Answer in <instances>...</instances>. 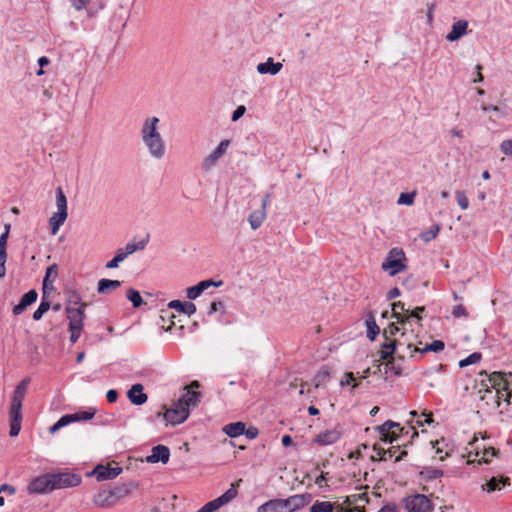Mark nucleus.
Here are the masks:
<instances>
[{
    "label": "nucleus",
    "instance_id": "f257e3e1",
    "mask_svg": "<svg viewBox=\"0 0 512 512\" xmlns=\"http://www.w3.org/2000/svg\"><path fill=\"white\" fill-rule=\"evenodd\" d=\"M160 119L149 116L144 119L140 128V139L149 156L161 160L166 154V142L159 129Z\"/></svg>",
    "mask_w": 512,
    "mask_h": 512
},
{
    "label": "nucleus",
    "instance_id": "f03ea898",
    "mask_svg": "<svg viewBox=\"0 0 512 512\" xmlns=\"http://www.w3.org/2000/svg\"><path fill=\"white\" fill-rule=\"evenodd\" d=\"M311 501L308 493L292 495L286 499H272L258 507V512H295Z\"/></svg>",
    "mask_w": 512,
    "mask_h": 512
},
{
    "label": "nucleus",
    "instance_id": "7ed1b4c3",
    "mask_svg": "<svg viewBox=\"0 0 512 512\" xmlns=\"http://www.w3.org/2000/svg\"><path fill=\"white\" fill-rule=\"evenodd\" d=\"M30 380L28 378L23 379L15 388L11 399V406L9 410L10 417V436L15 437L21 430L22 423V402L24 400L27 387Z\"/></svg>",
    "mask_w": 512,
    "mask_h": 512
},
{
    "label": "nucleus",
    "instance_id": "20e7f679",
    "mask_svg": "<svg viewBox=\"0 0 512 512\" xmlns=\"http://www.w3.org/2000/svg\"><path fill=\"white\" fill-rule=\"evenodd\" d=\"M56 207L57 211L49 218V227L52 235L58 233L68 217L67 199L61 187L56 189Z\"/></svg>",
    "mask_w": 512,
    "mask_h": 512
},
{
    "label": "nucleus",
    "instance_id": "39448f33",
    "mask_svg": "<svg viewBox=\"0 0 512 512\" xmlns=\"http://www.w3.org/2000/svg\"><path fill=\"white\" fill-rule=\"evenodd\" d=\"M128 493L123 487H115L114 489H101L93 497V504L100 508H110L114 506L120 498Z\"/></svg>",
    "mask_w": 512,
    "mask_h": 512
},
{
    "label": "nucleus",
    "instance_id": "423d86ee",
    "mask_svg": "<svg viewBox=\"0 0 512 512\" xmlns=\"http://www.w3.org/2000/svg\"><path fill=\"white\" fill-rule=\"evenodd\" d=\"M405 254L402 249L393 248L385 261L382 263V269L387 271L391 276H394L405 270Z\"/></svg>",
    "mask_w": 512,
    "mask_h": 512
},
{
    "label": "nucleus",
    "instance_id": "0eeeda50",
    "mask_svg": "<svg viewBox=\"0 0 512 512\" xmlns=\"http://www.w3.org/2000/svg\"><path fill=\"white\" fill-rule=\"evenodd\" d=\"M477 439L475 438L472 442H470L471 450L469 451L467 464H472L477 462L478 464L481 463H489L492 457H496L499 453L498 450H496L493 447H483L480 449L477 443Z\"/></svg>",
    "mask_w": 512,
    "mask_h": 512
},
{
    "label": "nucleus",
    "instance_id": "6e6552de",
    "mask_svg": "<svg viewBox=\"0 0 512 512\" xmlns=\"http://www.w3.org/2000/svg\"><path fill=\"white\" fill-rule=\"evenodd\" d=\"M95 415L94 410H84V411H78L73 414H66L60 417V419L49 428L50 433H55L61 428L74 423V422H80V421H89L91 420Z\"/></svg>",
    "mask_w": 512,
    "mask_h": 512
},
{
    "label": "nucleus",
    "instance_id": "1a4fd4ad",
    "mask_svg": "<svg viewBox=\"0 0 512 512\" xmlns=\"http://www.w3.org/2000/svg\"><path fill=\"white\" fill-rule=\"evenodd\" d=\"M404 506L408 512H432L433 505L430 499L423 494H415L404 499Z\"/></svg>",
    "mask_w": 512,
    "mask_h": 512
},
{
    "label": "nucleus",
    "instance_id": "9d476101",
    "mask_svg": "<svg viewBox=\"0 0 512 512\" xmlns=\"http://www.w3.org/2000/svg\"><path fill=\"white\" fill-rule=\"evenodd\" d=\"M189 414L190 411L187 409V404L177 400L171 408L165 411L164 418L171 425H178L183 423Z\"/></svg>",
    "mask_w": 512,
    "mask_h": 512
},
{
    "label": "nucleus",
    "instance_id": "9b49d317",
    "mask_svg": "<svg viewBox=\"0 0 512 512\" xmlns=\"http://www.w3.org/2000/svg\"><path fill=\"white\" fill-rule=\"evenodd\" d=\"M53 490L76 487L81 483V476L71 472L51 474Z\"/></svg>",
    "mask_w": 512,
    "mask_h": 512
},
{
    "label": "nucleus",
    "instance_id": "f8f14e48",
    "mask_svg": "<svg viewBox=\"0 0 512 512\" xmlns=\"http://www.w3.org/2000/svg\"><path fill=\"white\" fill-rule=\"evenodd\" d=\"M53 491L51 474H43L33 478L27 486L28 494H46Z\"/></svg>",
    "mask_w": 512,
    "mask_h": 512
},
{
    "label": "nucleus",
    "instance_id": "ddd939ff",
    "mask_svg": "<svg viewBox=\"0 0 512 512\" xmlns=\"http://www.w3.org/2000/svg\"><path fill=\"white\" fill-rule=\"evenodd\" d=\"M230 146V140H222L218 146L208 155L206 156L201 164V167L204 171H210L213 169L220 158H222L226 152L228 147Z\"/></svg>",
    "mask_w": 512,
    "mask_h": 512
},
{
    "label": "nucleus",
    "instance_id": "4468645a",
    "mask_svg": "<svg viewBox=\"0 0 512 512\" xmlns=\"http://www.w3.org/2000/svg\"><path fill=\"white\" fill-rule=\"evenodd\" d=\"M377 430L380 434V439L387 443H393L396 441L403 432L404 428L400 426L399 423L388 420L384 422L382 425L377 427Z\"/></svg>",
    "mask_w": 512,
    "mask_h": 512
},
{
    "label": "nucleus",
    "instance_id": "2eb2a0df",
    "mask_svg": "<svg viewBox=\"0 0 512 512\" xmlns=\"http://www.w3.org/2000/svg\"><path fill=\"white\" fill-rule=\"evenodd\" d=\"M122 472V468L119 466L110 467L104 465H98L93 470V475L98 481L110 480L116 478Z\"/></svg>",
    "mask_w": 512,
    "mask_h": 512
},
{
    "label": "nucleus",
    "instance_id": "dca6fc26",
    "mask_svg": "<svg viewBox=\"0 0 512 512\" xmlns=\"http://www.w3.org/2000/svg\"><path fill=\"white\" fill-rule=\"evenodd\" d=\"M170 458V450L165 445L154 446L151 450V454L146 457L148 463L161 462L166 464Z\"/></svg>",
    "mask_w": 512,
    "mask_h": 512
},
{
    "label": "nucleus",
    "instance_id": "f3484780",
    "mask_svg": "<svg viewBox=\"0 0 512 512\" xmlns=\"http://www.w3.org/2000/svg\"><path fill=\"white\" fill-rule=\"evenodd\" d=\"M85 308L83 306L66 307L67 318L69 319V327H83V321L85 317Z\"/></svg>",
    "mask_w": 512,
    "mask_h": 512
},
{
    "label": "nucleus",
    "instance_id": "a211bd4d",
    "mask_svg": "<svg viewBox=\"0 0 512 512\" xmlns=\"http://www.w3.org/2000/svg\"><path fill=\"white\" fill-rule=\"evenodd\" d=\"M127 398L129 401L137 406L143 405L147 402L148 396L144 393V386L142 384H134L127 391Z\"/></svg>",
    "mask_w": 512,
    "mask_h": 512
},
{
    "label": "nucleus",
    "instance_id": "6ab92c4d",
    "mask_svg": "<svg viewBox=\"0 0 512 512\" xmlns=\"http://www.w3.org/2000/svg\"><path fill=\"white\" fill-rule=\"evenodd\" d=\"M199 386L200 385L197 381H193L190 384L189 389H187V391L178 399L180 402L187 404V409L189 411L190 407L197 406L201 398V394L199 392L190 389L199 388Z\"/></svg>",
    "mask_w": 512,
    "mask_h": 512
},
{
    "label": "nucleus",
    "instance_id": "aec40b11",
    "mask_svg": "<svg viewBox=\"0 0 512 512\" xmlns=\"http://www.w3.org/2000/svg\"><path fill=\"white\" fill-rule=\"evenodd\" d=\"M341 437V432L337 428L328 429L320 432L314 439V442L325 446L336 443Z\"/></svg>",
    "mask_w": 512,
    "mask_h": 512
},
{
    "label": "nucleus",
    "instance_id": "412c9836",
    "mask_svg": "<svg viewBox=\"0 0 512 512\" xmlns=\"http://www.w3.org/2000/svg\"><path fill=\"white\" fill-rule=\"evenodd\" d=\"M222 284L221 281L219 282H214L213 280L209 279V280H204V281H201L199 282L198 284L192 286V287H189L187 290H186V294H187V297L190 299V300H194L196 298H198L206 289H208L209 287H212V286H215V287H218Z\"/></svg>",
    "mask_w": 512,
    "mask_h": 512
},
{
    "label": "nucleus",
    "instance_id": "4be33fe9",
    "mask_svg": "<svg viewBox=\"0 0 512 512\" xmlns=\"http://www.w3.org/2000/svg\"><path fill=\"white\" fill-rule=\"evenodd\" d=\"M283 68V64L281 62H274L272 57L267 58L265 62L259 63L256 66V70L261 75H276Z\"/></svg>",
    "mask_w": 512,
    "mask_h": 512
},
{
    "label": "nucleus",
    "instance_id": "5701e85b",
    "mask_svg": "<svg viewBox=\"0 0 512 512\" xmlns=\"http://www.w3.org/2000/svg\"><path fill=\"white\" fill-rule=\"evenodd\" d=\"M468 22L466 20H458L453 23L451 31L447 34L446 39L450 42L457 41L467 33Z\"/></svg>",
    "mask_w": 512,
    "mask_h": 512
},
{
    "label": "nucleus",
    "instance_id": "b1692460",
    "mask_svg": "<svg viewBox=\"0 0 512 512\" xmlns=\"http://www.w3.org/2000/svg\"><path fill=\"white\" fill-rule=\"evenodd\" d=\"M480 375H485L491 388L496 391L509 385V382L504 378V375L501 372H493L489 375L486 372H481Z\"/></svg>",
    "mask_w": 512,
    "mask_h": 512
},
{
    "label": "nucleus",
    "instance_id": "393cba45",
    "mask_svg": "<svg viewBox=\"0 0 512 512\" xmlns=\"http://www.w3.org/2000/svg\"><path fill=\"white\" fill-rule=\"evenodd\" d=\"M310 512H345V510L342 506L328 501H315L310 507Z\"/></svg>",
    "mask_w": 512,
    "mask_h": 512
},
{
    "label": "nucleus",
    "instance_id": "a878e982",
    "mask_svg": "<svg viewBox=\"0 0 512 512\" xmlns=\"http://www.w3.org/2000/svg\"><path fill=\"white\" fill-rule=\"evenodd\" d=\"M444 348H445V344L441 340H434L431 344H428V345L424 346L423 348L414 347L413 350H412V345L411 344H408L406 346V349L409 350L411 354L413 352L414 353H420V354H423V353H426V352H436V353H438V352H441Z\"/></svg>",
    "mask_w": 512,
    "mask_h": 512
},
{
    "label": "nucleus",
    "instance_id": "bb28decb",
    "mask_svg": "<svg viewBox=\"0 0 512 512\" xmlns=\"http://www.w3.org/2000/svg\"><path fill=\"white\" fill-rule=\"evenodd\" d=\"M402 343L398 339H389L386 340L382 344V350L380 351V359L388 360L392 358L393 354L396 352L397 347L401 346Z\"/></svg>",
    "mask_w": 512,
    "mask_h": 512
},
{
    "label": "nucleus",
    "instance_id": "cd10ccee",
    "mask_svg": "<svg viewBox=\"0 0 512 512\" xmlns=\"http://www.w3.org/2000/svg\"><path fill=\"white\" fill-rule=\"evenodd\" d=\"M168 307L176 310L177 312L184 313L188 316H191L196 312V306L192 302L172 300L171 302H169Z\"/></svg>",
    "mask_w": 512,
    "mask_h": 512
},
{
    "label": "nucleus",
    "instance_id": "c85d7f7f",
    "mask_svg": "<svg viewBox=\"0 0 512 512\" xmlns=\"http://www.w3.org/2000/svg\"><path fill=\"white\" fill-rule=\"evenodd\" d=\"M509 484V479L506 477H492L489 481L482 485V489L488 493L499 491L505 485Z\"/></svg>",
    "mask_w": 512,
    "mask_h": 512
},
{
    "label": "nucleus",
    "instance_id": "c756f323",
    "mask_svg": "<svg viewBox=\"0 0 512 512\" xmlns=\"http://www.w3.org/2000/svg\"><path fill=\"white\" fill-rule=\"evenodd\" d=\"M223 432L231 438H236L246 432V425L240 421L229 423L223 427Z\"/></svg>",
    "mask_w": 512,
    "mask_h": 512
},
{
    "label": "nucleus",
    "instance_id": "7c9ffc66",
    "mask_svg": "<svg viewBox=\"0 0 512 512\" xmlns=\"http://www.w3.org/2000/svg\"><path fill=\"white\" fill-rule=\"evenodd\" d=\"M409 313V309L405 308V304L402 302H395L392 304V316L397 320V323L405 324L408 319L406 316Z\"/></svg>",
    "mask_w": 512,
    "mask_h": 512
},
{
    "label": "nucleus",
    "instance_id": "2f4dec72",
    "mask_svg": "<svg viewBox=\"0 0 512 512\" xmlns=\"http://www.w3.org/2000/svg\"><path fill=\"white\" fill-rule=\"evenodd\" d=\"M121 286V281L111 279H100L97 285V291L99 294H107L110 291L117 289Z\"/></svg>",
    "mask_w": 512,
    "mask_h": 512
},
{
    "label": "nucleus",
    "instance_id": "473e14b6",
    "mask_svg": "<svg viewBox=\"0 0 512 512\" xmlns=\"http://www.w3.org/2000/svg\"><path fill=\"white\" fill-rule=\"evenodd\" d=\"M266 211L259 209L255 210L248 216V222L253 230L258 229L266 219Z\"/></svg>",
    "mask_w": 512,
    "mask_h": 512
},
{
    "label": "nucleus",
    "instance_id": "72a5a7b5",
    "mask_svg": "<svg viewBox=\"0 0 512 512\" xmlns=\"http://www.w3.org/2000/svg\"><path fill=\"white\" fill-rule=\"evenodd\" d=\"M149 242V236L147 235L146 238L138 241L137 243L129 242L125 245L124 248V255L127 258L129 255L133 254L136 251L143 250Z\"/></svg>",
    "mask_w": 512,
    "mask_h": 512
},
{
    "label": "nucleus",
    "instance_id": "f704fd0d",
    "mask_svg": "<svg viewBox=\"0 0 512 512\" xmlns=\"http://www.w3.org/2000/svg\"><path fill=\"white\" fill-rule=\"evenodd\" d=\"M237 496V490L232 486L229 488L225 493H223L218 498L212 500L217 509H219L221 506L229 503Z\"/></svg>",
    "mask_w": 512,
    "mask_h": 512
},
{
    "label": "nucleus",
    "instance_id": "c9c22d12",
    "mask_svg": "<svg viewBox=\"0 0 512 512\" xmlns=\"http://www.w3.org/2000/svg\"><path fill=\"white\" fill-rule=\"evenodd\" d=\"M237 496V490L232 486L229 488L225 493H223L218 498L212 500L217 509H219L221 506L229 503Z\"/></svg>",
    "mask_w": 512,
    "mask_h": 512
},
{
    "label": "nucleus",
    "instance_id": "e433bc0d",
    "mask_svg": "<svg viewBox=\"0 0 512 512\" xmlns=\"http://www.w3.org/2000/svg\"><path fill=\"white\" fill-rule=\"evenodd\" d=\"M440 225L439 224H434L432 225L428 230L422 232L420 234V238L424 241V242H430L432 241L433 239L436 238V236L439 234L440 232Z\"/></svg>",
    "mask_w": 512,
    "mask_h": 512
},
{
    "label": "nucleus",
    "instance_id": "4c0bfd02",
    "mask_svg": "<svg viewBox=\"0 0 512 512\" xmlns=\"http://www.w3.org/2000/svg\"><path fill=\"white\" fill-rule=\"evenodd\" d=\"M125 259H126V257L124 255V250L123 249H118L116 251L115 256L110 261H108L105 266H106L107 269H115Z\"/></svg>",
    "mask_w": 512,
    "mask_h": 512
},
{
    "label": "nucleus",
    "instance_id": "58836bf2",
    "mask_svg": "<svg viewBox=\"0 0 512 512\" xmlns=\"http://www.w3.org/2000/svg\"><path fill=\"white\" fill-rule=\"evenodd\" d=\"M511 396H512V393L509 389V385H507L505 388H501V389L497 390L496 394H495V398H496L495 402H496L497 406H500L501 400L509 403Z\"/></svg>",
    "mask_w": 512,
    "mask_h": 512
},
{
    "label": "nucleus",
    "instance_id": "ea45409f",
    "mask_svg": "<svg viewBox=\"0 0 512 512\" xmlns=\"http://www.w3.org/2000/svg\"><path fill=\"white\" fill-rule=\"evenodd\" d=\"M49 308H50L49 301L46 300L45 297H43L38 308L33 313V319L35 321L40 320L43 317L44 313H46L49 310Z\"/></svg>",
    "mask_w": 512,
    "mask_h": 512
},
{
    "label": "nucleus",
    "instance_id": "a19ab883",
    "mask_svg": "<svg viewBox=\"0 0 512 512\" xmlns=\"http://www.w3.org/2000/svg\"><path fill=\"white\" fill-rule=\"evenodd\" d=\"M126 296L132 302L135 308L140 307L143 303V299L140 293L133 288H129L127 290Z\"/></svg>",
    "mask_w": 512,
    "mask_h": 512
},
{
    "label": "nucleus",
    "instance_id": "79ce46f5",
    "mask_svg": "<svg viewBox=\"0 0 512 512\" xmlns=\"http://www.w3.org/2000/svg\"><path fill=\"white\" fill-rule=\"evenodd\" d=\"M481 359V354L478 352H474L467 356L466 358L460 360L459 366L460 367H466L471 364L477 363Z\"/></svg>",
    "mask_w": 512,
    "mask_h": 512
},
{
    "label": "nucleus",
    "instance_id": "37998d69",
    "mask_svg": "<svg viewBox=\"0 0 512 512\" xmlns=\"http://www.w3.org/2000/svg\"><path fill=\"white\" fill-rule=\"evenodd\" d=\"M456 200L461 209L466 210L469 207V200L464 191L458 190L455 192Z\"/></svg>",
    "mask_w": 512,
    "mask_h": 512
},
{
    "label": "nucleus",
    "instance_id": "c03bdc74",
    "mask_svg": "<svg viewBox=\"0 0 512 512\" xmlns=\"http://www.w3.org/2000/svg\"><path fill=\"white\" fill-rule=\"evenodd\" d=\"M415 192L413 193H401L397 203L399 205H412L414 203Z\"/></svg>",
    "mask_w": 512,
    "mask_h": 512
},
{
    "label": "nucleus",
    "instance_id": "a18cd8bd",
    "mask_svg": "<svg viewBox=\"0 0 512 512\" xmlns=\"http://www.w3.org/2000/svg\"><path fill=\"white\" fill-rule=\"evenodd\" d=\"M37 297L38 294L35 290H29L21 297L20 301H22L26 306H29L37 300Z\"/></svg>",
    "mask_w": 512,
    "mask_h": 512
},
{
    "label": "nucleus",
    "instance_id": "49530a36",
    "mask_svg": "<svg viewBox=\"0 0 512 512\" xmlns=\"http://www.w3.org/2000/svg\"><path fill=\"white\" fill-rule=\"evenodd\" d=\"M367 337L371 340H374L376 335L379 333V327L376 325L375 321H367Z\"/></svg>",
    "mask_w": 512,
    "mask_h": 512
},
{
    "label": "nucleus",
    "instance_id": "de8ad7c7",
    "mask_svg": "<svg viewBox=\"0 0 512 512\" xmlns=\"http://www.w3.org/2000/svg\"><path fill=\"white\" fill-rule=\"evenodd\" d=\"M329 378V372L327 370H322L318 372V374L313 378V383L316 388H318L323 382H325Z\"/></svg>",
    "mask_w": 512,
    "mask_h": 512
},
{
    "label": "nucleus",
    "instance_id": "09e8293b",
    "mask_svg": "<svg viewBox=\"0 0 512 512\" xmlns=\"http://www.w3.org/2000/svg\"><path fill=\"white\" fill-rule=\"evenodd\" d=\"M400 331V328L396 323L389 324L388 328L384 329L383 336L386 340H389L390 337L395 336Z\"/></svg>",
    "mask_w": 512,
    "mask_h": 512
},
{
    "label": "nucleus",
    "instance_id": "8fccbe9b",
    "mask_svg": "<svg viewBox=\"0 0 512 512\" xmlns=\"http://www.w3.org/2000/svg\"><path fill=\"white\" fill-rule=\"evenodd\" d=\"M57 274H58V267L56 264H53L47 268L46 275H45V278L43 281L44 288L47 286V282H48L49 278L53 277V279H55L57 277Z\"/></svg>",
    "mask_w": 512,
    "mask_h": 512
},
{
    "label": "nucleus",
    "instance_id": "3c124183",
    "mask_svg": "<svg viewBox=\"0 0 512 512\" xmlns=\"http://www.w3.org/2000/svg\"><path fill=\"white\" fill-rule=\"evenodd\" d=\"M433 422L432 414L422 412L420 414L419 419L416 420V425L418 427H423L425 424H431Z\"/></svg>",
    "mask_w": 512,
    "mask_h": 512
},
{
    "label": "nucleus",
    "instance_id": "603ef678",
    "mask_svg": "<svg viewBox=\"0 0 512 512\" xmlns=\"http://www.w3.org/2000/svg\"><path fill=\"white\" fill-rule=\"evenodd\" d=\"M67 306H73V307L83 306L84 308H86L87 304L82 302L81 297L77 293H73L69 297Z\"/></svg>",
    "mask_w": 512,
    "mask_h": 512
},
{
    "label": "nucleus",
    "instance_id": "864d4df0",
    "mask_svg": "<svg viewBox=\"0 0 512 512\" xmlns=\"http://www.w3.org/2000/svg\"><path fill=\"white\" fill-rule=\"evenodd\" d=\"M354 374L352 372H348L344 375V377L340 381L341 386L352 385L353 388L358 387V383L354 382Z\"/></svg>",
    "mask_w": 512,
    "mask_h": 512
},
{
    "label": "nucleus",
    "instance_id": "5fc2aeb1",
    "mask_svg": "<svg viewBox=\"0 0 512 512\" xmlns=\"http://www.w3.org/2000/svg\"><path fill=\"white\" fill-rule=\"evenodd\" d=\"M500 149L503 154L512 156V139L502 141L500 144Z\"/></svg>",
    "mask_w": 512,
    "mask_h": 512
},
{
    "label": "nucleus",
    "instance_id": "6e6d98bb",
    "mask_svg": "<svg viewBox=\"0 0 512 512\" xmlns=\"http://www.w3.org/2000/svg\"><path fill=\"white\" fill-rule=\"evenodd\" d=\"M452 315L455 318L467 317L468 316L467 311H466L465 307L462 304L454 306L453 311H452Z\"/></svg>",
    "mask_w": 512,
    "mask_h": 512
},
{
    "label": "nucleus",
    "instance_id": "4d7b16f0",
    "mask_svg": "<svg viewBox=\"0 0 512 512\" xmlns=\"http://www.w3.org/2000/svg\"><path fill=\"white\" fill-rule=\"evenodd\" d=\"M83 327H69L70 341L76 343L81 335Z\"/></svg>",
    "mask_w": 512,
    "mask_h": 512
},
{
    "label": "nucleus",
    "instance_id": "13d9d810",
    "mask_svg": "<svg viewBox=\"0 0 512 512\" xmlns=\"http://www.w3.org/2000/svg\"><path fill=\"white\" fill-rule=\"evenodd\" d=\"M7 260V252L0 251V279L5 277L6 267L5 263Z\"/></svg>",
    "mask_w": 512,
    "mask_h": 512
},
{
    "label": "nucleus",
    "instance_id": "bf43d9fd",
    "mask_svg": "<svg viewBox=\"0 0 512 512\" xmlns=\"http://www.w3.org/2000/svg\"><path fill=\"white\" fill-rule=\"evenodd\" d=\"M245 112H246V108H245V106H244V105H240V106H238V107L234 110V112H233V114H232V117H231L232 121H234V122H235V121L239 120V119L244 115V113H245Z\"/></svg>",
    "mask_w": 512,
    "mask_h": 512
},
{
    "label": "nucleus",
    "instance_id": "052dcab7",
    "mask_svg": "<svg viewBox=\"0 0 512 512\" xmlns=\"http://www.w3.org/2000/svg\"><path fill=\"white\" fill-rule=\"evenodd\" d=\"M425 310L424 307H417L415 308L414 310L410 311L409 310V313L408 315L406 316V319H410V318H416L418 321L421 319V316L420 314Z\"/></svg>",
    "mask_w": 512,
    "mask_h": 512
},
{
    "label": "nucleus",
    "instance_id": "680f3d73",
    "mask_svg": "<svg viewBox=\"0 0 512 512\" xmlns=\"http://www.w3.org/2000/svg\"><path fill=\"white\" fill-rule=\"evenodd\" d=\"M425 310L424 307H417L415 308L414 310L410 311L409 310V313L408 315L406 316V319H410V318H416L418 321L421 319V316L420 314Z\"/></svg>",
    "mask_w": 512,
    "mask_h": 512
},
{
    "label": "nucleus",
    "instance_id": "e2e57ef3",
    "mask_svg": "<svg viewBox=\"0 0 512 512\" xmlns=\"http://www.w3.org/2000/svg\"><path fill=\"white\" fill-rule=\"evenodd\" d=\"M224 308V305L221 301H213L211 304H210V308L208 310V314H213L215 312H217L218 310H221Z\"/></svg>",
    "mask_w": 512,
    "mask_h": 512
},
{
    "label": "nucleus",
    "instance_id": "0e129e2a",
    "mask_svg": "<svg viewBox=\"0 0 512 512\" xmlns=\"http://www.w3.org/2000/svg\"><path fill=\"white\" fill-rule=\"evenodd\" d=\"M218 510L213 501H209L196 512H214Z\"/></svg>",
    "mask_w": 512,
    "mask_h": 512
},
{
    "label": "nucleus",
    "instance_id": "69168bd1",
    "mask_svg": "<svg viewBox=\"0 0 512 512\" xmlns=\"http://www.w3.org/2000/svg\"><path fill=\"white\" fill-rule=\"evenodd\" d=\"M374 451L376 452L377 456L379 457V459L381 461L388 460L387 454L389 453V451H386L385 449H383L381 447H374Z\"/></svg>",
    "mask_w": 512,
    "mask_h": 512
},
{
    "label": "nucleus",
    "instance_id": "338daca9",
    "mask_svg": "<svg viewBox=\"0 0 512 512\" xmlns=\"http://www.w3.org/2000/svg\"><path fill=\"white\" fill-rule=\"evenodd\" d=\"M9 235L7 232H3L0 235V251L7 252V241H8Z\"/></svg>",
    "mask_w": 512,
    "mask_h": 512
},
{
    "label": "nucleus",
    "instance_id": "774afa93",
    "mask_svg": "<svg viewBox=\"0 0 512 512\" xmlns=\"http://www.w3.org/2000/svg\"><path fill=\"white\" fill-rule=\"evenodd\" d=\"M106 398L109 403H114L118 399V392L115 389H110L106 393Z\"/></svg>",
    "mask_w": 512,
    "mask_h": 512
}]
</instances>
